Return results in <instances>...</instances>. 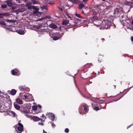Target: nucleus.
Masks as SVG:
<instances>
[{
  "instance_id": "obj_1",
  "label": "nucleus",
  "mask_w": 133,
  "mask_h": 133,
  "mask_svg": "<svg viewBox=\"0 0 133 133\" xmlns=\"http://www.w3.org/2000/svg\"><path fill=\"white\" fill-rule=\"evenodd\" d=\"M111 25V23L108 20H106L103 21L101 25V26L103 29H108Z\"/></svg>"
},
{
  "instance_id": "obj_2",
  "label": "nucleus",
  "mask_w": 133,
  "mask_h": 133,
  "mask_svg": "<svg viewBox=\"0 0 133 133\" xmlns=\"http://www.w3.org/2000/svg\"><path fill=\"white\" fill-rule=\"evenodd\" d=\"M15 126V129L17 132L21 133L23 131V126L21 123H19Z\"/></svg>"
},
{
  "instance_id": "obj_3",
  "label": "nucleus",
  "mask_w": 133,
  "mask_h": 133,
  "mask_svg": "<svg viewBox=\"0 0 133 133\" xmlns=\"http://www.w3.org/2000/svg\"><path fill=\"white\" fill-rule=\"evenodd\" d=\"M39 31L40 32V33L42 34H44L45 32H49L47 27L43 25H41L40 28L39 29Z\"/></svg>"
},
{
  "instance_id": "obj_4",
  "label": "nucleus",
  "mask_w": 133,
  "mask_h": 133,
  "mask_svg": "<svg viewBox=\"0 0 133 133\" xmlns=\"http://www.w3.org/2000/svg\"><path fill=\"white\" fill-rule=\"evenodd\" d=\"M82 107H83L84 110L85 112H87L89 110L88 106L85 104H83L79 107V113L80 114H82V111H81Z\"/></svg>"
},
{
  "instance_id": "obj_5",
  "label": "nucleus",
  "mask_w": 133,
  "mask_h": 133,
  "mask_svg": "<svg viewBox=\"0 0 133 133\" xmlns=\"http://www.w3.org/2000/svg\"><path fill=\"white\" fill-rule=\"evenodd\" d=\"M46 116L52 120H54L55 118L54 115L51 113H48L46 114Z\"/></svg>"
},
{
  "instance_id": "obj_6",
  "label": "nucleus",
  "mask_w": 133,
  "mask_h": 133,
  "mask_svg": "<svg viewBox=\"0 0 133 133\" xmlns=\"http://www.w3.org/2000/svg\"><path fill=\"white\" fill-rule=\"evenodd\" d=\"M101 101H98L97 104L99 106V107L101 109V108H104L105 106L106 105V104L103 102H101Z\"/></svg>"
},
{
  "instance_id": "obj_7",
  "label": "nucleus",
  "mask_w": 133,
  "mask_h": 133,
  "mask_svg": "<svg viewBox=\"0 0 133 133\" xmlns=\"http://www.w3.org/2000/svg\"><path fill=\"white\" fill-rule=\"evenodd\" d=\"M11 73L12 75H14L17 76L19 74V70L16 69L11 70Z\"/></svg>"
},
{
  "instance_id": "obj_8",
  "label": "nucleus",
  "mask_w": 133,
  "mask_h": 133,
  "mask_svg": "<svg viewBox=\"0 0 133 133\" xmlns=\"http://www.w3.org/2000/svg\"><path fill=\"white\" fill-rule=\"evenodd\" d=\"M81 76L83 78L86 79L89 77L87 75V73H85L84 70H82L81 73Z\"/></svg>"
},
{
  "instance_id": "obj_9",
  "label": "nucleus",
  "mask_w": 133,
  "mask_h": 133,
  "mask_svg": "<svg viewBox=\"0 0 133 133\" xmlns=\"http://www.w3.org/2000/svg\"><path fill=\"white\" fill-rule=\"evenodd\" d=\"M97 104L98 103L97 102H94L93 103V105L95 106V107H93V109L94 110L96 111L101 109L99 107V105Z\"/></svg>"
},
{
  "instance_id": "obj_10",
  "label": "nucleus",
  "mask_w": 133,
  "mask_h": 133,
  "mask_svg": "<svg viewBox=\"0 0 133 133\" xmlns=\"http://www.w3.org/2000/svg\"><path fill=\"white\" fill-rule=\"evenodd\" d=\"M32 119L35 121H38L40 120H41V121L43 120L42 119H41L39 118L37 116H34L31 117Z\"/></svg>"
},
{
  "instance_id": "obj_11",
  "label": "nucleus",
  "mask_w": 133,
  "mask_h": 133,
  "mask_svg": "<svg viewBox=\"0 0 133 133\" xmlns=\"http://www.w3.org/2000/svg\"><path fill=\"white\" fill-rule=\"evenodd\" d=\"M60 34H57V36H53L52 37V39L54 41H56L59 39L60 37H59V36L60 35Z\"/></svg>"
},
{
  "instance_id": "obj_12",
  "label": "nucleus",
  "mask_w": 133,
  "mask_h": 133,
  "mask_svg": "<svg viewBox=\"0 0 133 133\" xmlns=\"http://www.w3.org/2000/svg\"><path fill=\"white\" fill-rule=\"evenodd\" d=\"M31 4L30 1H29L28 3L26 4L25 6L26 7H28L29 9H31V7L32 6Z\"/></svg>"
},
{
  "instance_id": "obj_13",
  "label": "nucleus",
  "mask_w": 133,
  "mask_h": 133,
  "mask_svg": "<svg viewBox=\"0 0 133 133\" xmlns=\"http://www.w3.org/2000/svg\"><path fill=\"white\" fill-rule=\"evenodd\" d=\"M7 114L10 116L12 115L14 117L16 115L15 113L14 112L12 111H9L8 112Z\"/></svg>"
},
{
  "instance_id": "obj_14",
  "label": "nucleus",
  "mask_w": 133,
  "mask_h": 133,
  "mask_svg": "<svg viewBox=\"0 0 133 133\" xmlns=\"http://www.w3.org/2000/svg\"><path fill=\"white\" fill-rule=\"evenodd\" d=\"M69 21L67 19L64 20L62 22V24L63 25H66L67 24L69 23Z\"/></svg>"
},
{
  "instance_id": "obj_15",
  "label": "nucleus",
  "mask_w": 133,
  "mask_h": 133,
  "mask_svg": "<svg viewBox=\"0 0 133 133\" xmlns=\"http://www.w3.org/2000/svg\"><path fill=\"white\" fill-rule=\"evenodd\" d=\"M14 107L15 109L17 110H19L20 108V107L17 104L16 102H14Z\"/></svg>"
},
{
  "instance_id": "obj_16",
  "label": "nucleus",
  "mask_w": 133,
  "mask_h": 133,
  "mask_svg": "<svg viewBox=\"0 0 133 133\" xmlns=\"http://www.w3.org/2000/svg\"><path fill=\"white\" fill-rule=\"evenodd\" d=\"M9 92H10V94L12 95H15L16 93V91L15 89H12L11 91H9Z\"/></svg>"
},
{
  "instance_id": "obj_17",
  "label": "nucleus",
  "mask_w": 133,
  "mask_h": 133,
  "mask_svg": "<svg viewBox=\"0 0 133 133\" xmlns=\"http://www.w3.org/2000/svg\"><path fill=\"white\" fill-rule=\"evenodd\" d=\"M103 56L102 55H99L98 57V61L99 63L101 62L102 60Z\"/></svg>"
},
{
  "instance_id": "obj_18",
  "label": "nucleus",
  "mask_w": 133,
  "mask_h": 133,
  "mask_svg": "<svg viewBox=\"0 0 133 133\" xmlns=\"http://www.w3.org/2000/svg\"><path fill=\"white\" fill-rule=\"evenodd\" d=\"M17 32L19 34L23 35L24 34V31L22 30H17Z\"/></svg>"
},
{
  "instance_id": "obj_19",
  "label": "nucleus",
  "mask_w": 133,
  "mask_h": 133,
  "mask_svg": "<svg viewBox=\"0 0 133 133\" xmlns=\"http://www.w3.org/2000/svg\"><path fill=\"white\" fill-rule=\"evenodd\" d=\"M5 109L1 105V104L0 103V112H5Z\"/></svg>"
},
{
  "instance_id": "obj_20",
  "label": "nucleus",
  "mask_w": 133,
  "mask_h": 133,
  "mask_svg": "<svg viewBox=\"0 0 133 133\" xmlns=\"http://www.w3.org/2000/svg\"><path fill=\"white\" fill-rule=\"evenodd\" d=\"M30 2L31 3V4H32L34 5L38 4L39 3L38 1L36 0H31Z\"/></svg>"
},
{
  "instance_id": "obj_21",
  "label": "nucleus",
  "mask_w": 133,
  "mask_h": 133,
  "mask_svg": "<svg viewBox=\"0 0 133 133\" xmlns=\"http://www.w3.org/2000/svg\"><path fill=\"white\" fill-rule=\"evenodd\" d=\"M50 27L51 28L55 29L57 28V26L56 24H52L50 25Z\"/></svg>"
},
{
  "instance_id": "obj_22",
  "label": "nucleus",
  "mask_w": 133,
  "mask_h": 133,
  "mask_svg": "<svg viewBox=\"0 0 133 133\" xmlns=\"http://www.w3.org/2000/svg\"><path fill=\"white\" fill-rule=\"evenodd\" d=\"M121 12L123 14L122 11L119 12L118 10V9L117 8L114 10V13H115V14H118L119 13H120Z\"/></svg>"
},
{
  "instance_id": "obj_23",
  "label": "nucleus",
  "mask_w": 133,
  "mask_h": 133,
  "mask_svg": "<svg viewBox=\"0 0 133 133\" xmlns=\"http://www.w3.org/2000/svg\"><path fill=\"white\" fill-rule=\"evenodd\" d=\"M33 13L35 14H37L38 16H39L41 15L40 12H39L38 10H35L33 11Z\"/></svg>"
},
{
  "instance_id": "obj_24",
  "label": "nucleus",
  "mask_w": 133,
  "mask_h": 133,
  "mask_svg": "<svg viewBox=\"0 0 133 133\" xmlns=\"http://www.w3.org/2000/svg\"><path fill=\"white\" fill-rule=\"evenodd\" d=\"M37 108L38 107V108L37 109L38 110V111L37 112V113H39V112H41V109L42 108V107L41 106V105H40L38 104L37 105Z\"/></svg>"
},
{
  "instance_id": "obj_25",
  "label": "nucleus",
  "mask_w": 133,
  "mask_h": 133,
  "mask_svg": "<svg viewBox=\"0 0 133 133\" xmlns=\"http://www.w3.org/2000/svg\"><path fill=\"white\" fill-rule=\"evenodd\" d=\"M6 2H7V5L9 6H11L12 5V4L11 2L9 1H7Z\"/></svg>"
},
{
  "instance_id": "obj_26",
  "label": "nucleus",
  "mask_w": 133,
  "mask_h": 133,
  "mask_svg": "<svg viewBox=\"0 0 133 133\" xmlns=\"http://www.w3.org/2000/svg\"><path fill=\"white\" fill-rule=\"evenodd\" d=\"M3 16L6 17V18L8 17L10 15V14L9 13H2Z\"/></svg>"
},
{
  "instance_id": "obj_27",
  "label": "nucleus",
  "mask_w": 133,
  "mask_h": 133,
  "mask_svg": "<svg viewBox=\"0 0 133 133\" xmlns=\"http://www.w3.org/2000/svg\"><path fill=\"white\" fill-rule=\"evenodd\" d=\"M31 7V9H33L35 10H39V9L36 6L32 5Z\"/></svg>"
},
{
  "instance_id": "obj_28",
  "label": "nucleus",
  "mask_w": 133,
  "mask_h": 133,
  "mask_svg": "<svg viewBox=\"0 0 133 133\" xmlns=\"http://www.w3.org/2000/svg\"><path fill=\"white\" fill-rule=\"evenodd\" d=\"M85 5L83 3H81L79 5L78 8L80 9H81L83 8L84 7Z\"/></svg>"
},
{
  "instance_id": "obj_29",
  "label": "nucleus",
  "mask_w": 133,
  "mask_h": 133,
  "mask_svg": "<svg viewBox=\"0 0 133 133\" xmlns=\"http://www.w3.org/2000/svg\"><path fill=\"white\" fill-rule=\"evenodd\" d=\"M17 102L19 104H22V101L19 98H17L16 100Z\"/></svg>"
},
{
  "instance_id": "obj_30",
  "label": "nucleus",
  "mask_w": 133,
  "mask_h": 133,
  "mask_svg": "<svg viewBox=\"0 0 133 133\" xmlns=\"http://www.w3.org/2000/svg\"><path fill=\"white\" fill-rule=\"evenodd\" d=\"M7 6L6 4H4L1 5V7L2 9H4L6 8L7 7Z\"/></svg>"
},
{
  "instance_id": "obj_31",
  "label": "nucleus",
  "mask_w": 133,
  "mask_h": 133,
  "mask_svg": "<svg viewBox=\"0 0 133 133\" xmlns=\"http://www.w3.org/2000/svg\"><path fill=\"white\" fill-rule=\"evenodd\" d=\"M41 25H35L34 26V28L36 29H38V31H39V29L40 28Z\"/></svg>"
},
{
  "instance_id": "obj_32",
  "label": "nucleus",
  "mask_w": 133,
  "mask_h": 133,
  "mask_svg": "<svg viewBox=\"0 0 133 133\" xmlns=\"http://www.w3.org/2000/svg\"><path fill=\"white\" fill-rule=\"evenodd\" d=\"M37 107L36 106H34L32 107V109L34 111L37 110L38 109Z\"/></svg>"
},
{
  "instance_id": "obj_33",
  "label": "nucleus",
  "mask_w": 133,
  "mask_h": 133,
  "mask_svg": "<svg viewBox=\"0 0 133 133\" xmlns=\"http://www.w3.org/2000/svg\"><path fill=\"white\" fill-rule=\"evenodd\" d=\"M98 17L97 16H94L93 17L92 19L93 20H94L95 21L96 20H97L98 19Z\"/></svg>"
},
{
  "instance_id": "obj_34",
  "label": "nucleus",
  "mask_w": 133,
  "mask_h": 133,
  "mask_svg": "<svg viewBox=\"0 0 133 133\" xmlns=\"http://www.w3.org/2000/svg\"><path fill=\"white\" fill-rule=\"evenodd\" d=\"M132 3L131 2H127L125 3V4L127 5H130L132 4Z\"/></svg>"
},
{
  "instance_id": "obj_35",
  "label": "nucleus",
  "mask_w": 133,
  "mask_h": 133,
  "mask_svg": "<svg viewBox=\"0 0 133 133\" xmlns=\"http://www.w3.org/2000/svg\"><path fill=\"white\" fill-rule=\"evenodd\" d=\"M19 89L21 91H24L25 90V89L22 86L19 87Z\"/></svg>"
},
{
  "instance_id": "obj_36",
  "label": "nucleus",
  "mask_w": 133,
  "mask_h": 133,
  "mask_svg": "<svg viewBox=\"0 0 133 133\" xmlns=\"http://www.w3.org/2000/svg\"><path fill=\"white\" fill-rule=\"evenodd\" d=\"M5 21H6L7 22H9L10 23V22H13L14 20H9L8 19H6Z\"/></svg>"
},
{
  "instance_id": "obj_37",
  "label": "nucleus",
  "mask_w": 133,
  "mask_h": 133,
  "mask_svg": "<svg viewBox=\"0 0 133 133\" xmlns=\"http://www.w3.org/2000/svg\"><path fill=\"white\" fill-rule=\"evenodd\" d=\"M0 25L5 26L6 25V23L4 21L1 22H0Z\"/></svg>"
},
{
  "instance_id": "obj_38",
  "label": "nucleus",
  "mask_w": 133,
  "mask_h": 133,
  "mask_svg": "<svg viewBox=\"0 0 133 133\" xmlns=\"http://www.w3.org/2000/svg\"><path fill=\"white\" fill-rule=\"evenodd\" d=\"M42 8L43 9H45L46 10H47V6L46 5H44L42 6Z\"/></svg>"
},
{
  "instance_id": "obj_39",
  "label": "nucleus",
  "mask_w": 133,
  "mask_h": 133,
  "mask_svg": "<svg viewBox=\"0 0 133 133\" xmlns=\"http://www.w3.org/2000/svg\"><path fill=\"white\" fill-rule=\"evenodd\" d=\"M41 117H42L44 118V120L42 121L43 122L45 121V119L47 118L45 116V115H44L43 114L42 117L41 116Z\"/></svg>"
},
{
  "instance_id": "obj_40",
  "label": "nucleus",
  "mask_w": 133,
  "mask_h": 133,
  "mask_svg": "<svg viewBox=\"0 0 133 133\" xmlns=\"http://www.w3.org/2000/svg\"><path fill=\"white\" fill-rule=\"evenodd\" d=\"M75 15L78 18H82V17H81V16L80 14H75Z\"/></svg>"
},
{
  "instance_id": "obj_41",
  "label": "nucleus",
  "mask_w": 133,
  "mask_h": 133,
  "mask_svg": "<svg viewBox=\"0 0 133 133\" xmlns=\"http://www.w3.org/2000/svg\"><path fill=\"white\" fill-rule=\"evenodd\" d=\"M92 12H93V15L94 16H96V15L98 14L97 12L95 11H93Z\"/></svg>"
},
{
  "instance_id": "obj_42",
  "label": "nucleus",
  "mask_w": 133,
  "mask_h": 133,
  "mask_svg": "<svg viewBox=\"0 0 133 133\" xmlns=\"http://www.w3.org/2000/svg\"><path fill=\"white\" fill-rule=\"evenodd\" d=\"M69 131V130L68 129L66 128L65 129V132L66 133H68Z\"/></svg>"
},
{
  "instance_id": "obj_43",
  "label": "nucleus",
  "mask_w": 133,
  "mask_h": 133,
  "mask_svg": "<svg viewBox=\"0 0 133 133\" xmlns=\"http://www.w3.org/2000/svg\"><path fill=\"white\" fill-rule=\"evenodd\" d=\"M3 17H4L3 16L2 13H0V19L3 18Z\"/></svg>"
},
{
  "instance_id": "obj_44",
  "label": "nucleus",
  "mask_w": 133,
  "mask_h": 133,
  "mask_svg": "<svg viewBox=\"0 0 133 133\" xmlns=\"http://www.w3.org/2000/svg\"><path fill=\"white\" fill-rule=\"evenodd\" d=\"M91 65V63H87L84 66H87L88 65H89L90 66V65Z\"/></svg>"
},
{
  "instance_id": "obj_45",
  "label": "nucleus",
  "mask_w": 133,
  "mask_h": 133,
  "mask_svg": "<svg viewBox=\"0 0 133 133\" xmlns=\"http://www.w3.org/2000/svg\"><path fill=\"white\" fill-rule=\"evenodd\" d=\"M88 1V0H82V3H84V4Z\"/></svg>"
},
{
  "instance_id": "obj_46",
  "label": "nucleus",
  "mask_w": 133,
  "mask_h": 133,
  "mask_svg": "<svg viewBox=\"0 0 133 133\" xmlns=\"http://www.w3.org/2000/svg\"><path fill=\"white\" fill-rule=\"evenodd\" d=\"M38 124L43 126L44 125V124L42 123L39 122L38 123Z\"/></svg>"
},
{
  "instance_id": "obj_47",
  "label": "nucleus",
  "mask_w": 133,
  "mask_h": 133,
  "mask_svg": "<svg viewBox=\"0 0 133 133\" xmlns=\"http://www.w3.org/2000/svg\"><path fill=\"white\" fill-rule=\"evenodd\" d=\"M58 9L59 10H60L61 11H62L63 10V9H62V8H61L60 7H58Z\"/></svg>"
},
{
  "instance_id": "obj_48",
  "label": "nucleus",
  "mask_w": 133,
  "mask_h": 133,
  "mask_svg": "<svg viewBox=\"0 0 133 133\" xmlns=\"http://www.w3.org/2000/svg\"><path fill=\"white\" fill-rule=\"evenodd\" d=\"M16 14H19V11L18 10H16Z\"/></svg>"
},
{
  "instance_id": "obj_49",
  "label": "nucleus",
  "mask_w": 133,
  "mask_h": 133,
  "mask_svg": "<svg viewBox=\"0 0 133 133\" xmlns=\"http://www.w3.org/2000/svg\"><path fill=\"white\" fill-rule=\"evenodd\" d=\"M24 98L25 99H27L28 98V96L26 95H24Z\"/></svg>"
},
{
  "instance_id": "obj_50",
  "label": "nucleus",
  "mask_w": 133,
  "mask_h": 133,
  "mask_svg": "<svg viewBox=\"0 0 133 133\" xmlns=\"http://www.w3.org/2000/svg\"><path fill=\"white\" fill-rule=\"evenodd\" d=\"M131 41L133 42V36L131 37Z\"/></svg>"
},
{
  "instance_id": "obj_51",
  "label": "nucleus",
  "mask_w": 133,
  "mask_h": 133,
  "mask_svg": "<svg viewBox=\"0 0 133 133\" xmlns=\"http://www.w3.org/2000/svg\"><path fill=\"white\" fill-rule=\"evenodd\" d=\"M21 1H24L25 2H26L27 1V0H21ZM17 1H19V0H16Z\"/></svg>"
},
{
  "instance_id": "obj_52",
  "label": "nucleus",
  "mask_w": 133,
  "mask_h": 133,
  "mask_svg": "<svg viewBox=\"0 0 133 133\" xmlns=\"http://www.w3.org/2000/svg\"><path fill=\"white\" fill-rule=\"evenodd\" d=\"M52 126L53 127H55V125L53 123H52Z\"/></svg>"
},
{
  "instance_id": "obj_53",
  "label": "nucleus",
  "mask_w": 133,
  "mask_h": 133,
  "mask_svg": "<svg viewBox=\"0 0 133 133\" xmlns=\"http://www.w3.org/2000/svg\"><path fill=\"white\" fill-rule=\"evenodd\" d=\"M133 125V124L130 125L129 126L127 127V128L128 129L129 128H130L131 126Z\"/></svg>"
},
{
  "instance_id": "obj_54",
  "label": "nucleus",
  "mask_w": 133,
  "mask_h": 133,
  "mask_svg": "<svg viewBox=\"0 0 133 133\" xmlns=\"http://www.w3.org/2000/svg\"><path fill=\"white\" fill-rule=\"evenodd\" d=\"M24 112L25 113H28V111H24Z\"/></svg>"
},
{
  "instance_id": "obj_55",
  "label": "nucleus",
  "mask_w": 133,
  "mask_h": 133,
  "mask_svg": "<svg viewBox=\"0 0 133 133\" xmlns=\"http://www.w3.org/2000/svg\"><path fill=\"white\" fill-rule=\"evenodd\" d=\"M47 132L43 130V133H47Z\"/></svg>"
},
{
  "instance_id": "obj_56",
  "label": "nucleus",
  "mask_w": 133,
  "mask_h": 133,
  "mask_svg": "<svg viewBox=\"0 0 133 133\" xmlns=\"http://www.w3.org/2000/svg\"><path fill=\"white\" fill-rule=\"evenodd\" d=\"M124 17V16L123 15H122L121 16V18L122 19Z\"/></svg>"
},
{
  "instance_id": "obj_57",
  "label": "nucleus",
  "mask_w": 133,
  "mask_h": 133,
  "mask_svg": "<svg viewBox=\"0 0 133 133\" xmlns=\"http://www.w3.org/2000/svg\"><path fill=\"white\" fill-rule=\"evenodd\" d=\"M63 28V26H60L59 27V29H62V28Z\"/></svg>"
},
{
  "instance_id": "obj_58",
  "label": "nucleus",
  "mask_w": 133,
  "mask_h": 133,
  "mask_svg": "<svg viewBox=\"0 0 133 133\" xmlns=\"http://www.w3.org/2000/svg\"><path fill=\"white\" fill-rule=\"evenodd\" d=\"M122 22H123V21H125L126 20V19H122Z\"/></svg>"
},
{
  "instance_id": "obj_59",
  "label": "nucleus",
  "mask_w": 133,
  "mask_h": 133,
  "mask_svg": "<svg viewBox=\"0 0 133 133\" xmlns=\"http://www.w3.org/2000/svg\"><path fill=\"white\" fill-rule=\"evenodd\" d=\"M101 40H102V41H105V39L104 38H102V39H101Z\"/></svg>"
},
{
  "instance_id": "obj_60",
  "label": "nucleus",
  "mask_w": 133,
  "mask_h": 133,
  "mask_svg": "<svg viewBox=\"0 0 133 133\" xmlns=\"http://www.w3.org/2000/svg\"><path fill=\"white\" fill-rule=\"evenodd\" d=\"M90 22L91 23H93V21H90Z\"/></svg>"
},
{
  "instance_id": "obj_61",
  "label": "nucleus",
  "mask_w": 133,
  "mask_h": 133,
  "mask_svg": "<svg viewBox=\"0 0 133 133\" xmlns=\"http://www.w3.org/2000/svg\"><path fill=\"white\" fill-rule=\"evenodd\" d=\"M131 24L133 25V20L131 22Z\"/></svg>"
},
{
  "instance_id": "obj_62",
  "label": "nucleus",
  "mask_w": 133,
  "mask_h": 133,
  "mask_svg": "<svg viewBox=\"0 0 133 133\" xmlns=\"http://www.w3.org/2000/svg\"><path fill=\"white\" fill-rule=\"evenodd\" d=\"M12 0H8V1H9L11 2L12 1Z\"/></svg>"
},
{
  "instance_id": "obj_63",
  "label": "nucleus",
  "mask_w": 133,
  "mask_h": 133,
  "mask_svg": "<svg viewBox=\"0 0 133 133\" xmlns=\"http://www.w3.org/2000/svg\"><path fill=\"white\" fill-rule=\"evenodd\" d=\"M114 89H115V88H116V85H114Z\"/></svg>"
},
{
  "instance_id": "obj_64",
  "label": "nucleus",
  "mask_w": 133,
  "mask_h": 133,
  "mask_svg": "<svg viewBox=\"0 0 133 133\" xmlns=\"http://www.w3.org/2000/svg\"><path fill=\"white\" fill-rule=\"evenodd\" d=\"M103 1H105L106 0H102Z\"/></svg>"
}]
</instances>
